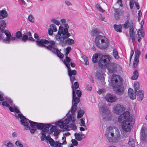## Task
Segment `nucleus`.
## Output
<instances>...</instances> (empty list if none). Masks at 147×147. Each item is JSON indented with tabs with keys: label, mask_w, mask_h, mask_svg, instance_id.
<instances>
[{
	"label": "nucleus",
	"mask_w": 147,
	"mask_h": 147,
	"mask_svg": "<svg viewBox=\"0 0 147 147\" xmlns=\"http://www.w3.org/2000/svg\"><path fill=\"white\" fill-rule=\"evenodd\" d=\"M111 57L109 55L98 54V53L94 54L92 59V61L93 63L97 62L98 61V65L101 68L106 67L109 63Z\"/></svg>",
	"instance_id": "1"
},
{
	"label": "nucleus",
	"mask_w": 147,
	"mask_h": 147,
	"mask_svg": "<svg viewBox=\"0 0 147 147\" xmlns=\"http://www.w3.org/2000/svg\"><path fill=\"white\" fill-rule=\"evenodd\" d=\"M63 27L60 26L58 33L56 36V40L61 43H64L65 40L69 37L71 35L68 32L69 26L67 24H64Z\"/></svg>",
	"instance_id": "2"
},
{
	"label": "nucleus",
	"mask_w": 147,
	"mask_h": 147,
	"mask_svg": "<svg viewBox=\"0 0 147 147\" xmlns=\"http://www.w3.org/2000/svg\"><path fill=\"white\" fill-rule=\"evenodd\" d=\"M122 79L117 75L113 74L112 76L111 84L113 88H117V92L119 95H121L124 92V89L122 86Z\"/></svg>",
	"instance_id": "3"
},
{
	"label": "nucleus",
	"mask_w": 147,
	"mask_h": 147,
	"mask_svg": "<svg viewBox=\"0 0 147 147\" xmlns=\"http://www.w3.org/2000/svg\"><path fill=\"white\" fill-rule=\"evenodd\" d=\"M113 129L111 127L107 128L105 133V136L108 140L111 142H116L119 139V132L118 129H117L116 135L114 136L113 132Z\"/></svg>",
	"instance_id": "4"
},
{
	"label": "nucleus",
	"mask_w": 147,
	"mask_h": 147,
	"mask_svg": "<svg viewBox=\"0 0 147 147\" xmlns=\"http://www.w3.org/2000/svg\"><path fill=\"white\" fill-rule=\"evenodd\" d=\"M36 45L38 47H44L49 50H51L55 42L53 40L48 41L45 39L42 38L35 41Z\"/></svg>",
	"instance_id": "5"
},
{
	"label": "nucleus",
	"mask_w": 147,
	"mask_h": 147,
	"mask_svg": "<svg viewBox=\"0 0 147 147\" xmlns=\"http://www.w3.org/2000/svg\"><path fill=\"white\" fill-rule=\"evenodd\" d=\"M46 128L47 129H45L41 131L42 136L40 137L41 140L42 141H44L46 140L47 142V143L49 142L51 146L53 147L55 144V142L52 138H51L50 135L51 133L49 132V134L46 136V134L49 131V128H48L47 127H46Z\"/></svg>",
	"instance_id": "6"
},
{
	"label": "nucleus",
	"mask_w": 147,
	"mask_h": 147,
	"mask_svg": "<svg viewBox=\"0 0 147 147\" xmlns=\"http://www.w3.org/2000/svg\"><path fill=\"white\" fill-rule=\"evenodd\" d=\"M80 101L79 98L76 97V93H74V91L73 90L72 92V106L70 110L66 114H68L70 111H71L72 114L74 113L76 111L77 108V104L79 103Z\"/></svg>",
	"instance_id": "7"
},
{
	"label": "nucleus",
	"mask_w": 147,
	"mask_h": 147,
	"mask_svg": "<svg viewBox=\"0 0 147 147\" xmlns=\"http://www.w3.org/2000/svg\"><path fill=\"white\" fill-rule=\"evenodd\" d=\"M118 121L119 123H121L124 121L132 122H134L132 117L130 115V113L128 111H126L119 116L118 118Z\"/></svg>",
	"instance_id": "8"
},
{
	"label": "nucleus",
	"mask_w": 147,
	"mask_h": 147,
	"mask_svg": "<svg viewBox=\"0 0 147 147\" xmlns=\"http://www.w3.org/2000/svg\"><path fill=\"white\" fill-rule=\"evenodd\" d=\"M17 119H18L19 117L21 119L20 123L24 127V129L26 130H30V127L29 125L28 122L30 123V121H31L26 118L22 113H19L18 115V116H15Z\"/></svg>",
	"instance_id": "9"
},
{
	"label": "nucleus",
	"mask_w": 147,
	"mask_h": 147,
	"mask_svg": "<svg viewBox=\"0 0 147 147\" xmlns=\"http://www.w3.org/2000/svg\"><path fill=\"white\" fill-rule=\"evenodd\" d=\"M17 119H18L19 117L21 119L20 123L24 127V129L26 130H30V127L29 125L28 122L30 123V121H31L26 118L22 113H19L18 115V116H15Z\"/></svg>",
	"instance_id": "10"
},
{
	"label": "nucleus",
	"mask_w": 147,
	"mask_h": 147,
	"mask_svg": "<svg viewBox=\"0 0 147 147\" xmlns=\"http://www.w3.org/2000/svg\"><path fill=\"white\" fill-rule=\"evenodd\" d=\"M132 122H129L128 121H123L122 123V127L123 130V136L125 137H127L128 136V132L131 131V126Z\"/></svg>",
	"instance_id": "11"
},
{
	"label": "nucleus",
	"mask_w": 147,
	"mask_h": 147,
	"mask_svg": "<svg viewBox=\"0 0 147 147\" xmlns=\"http://www.w3.org/2000/svg\"><path fill=\"white\" fill-rule=\"evenodd\" d=\"M140 142L142 143L147 142V129L143 126L140 131Z\"/></svg>",
	"instance_id": "12"
},
{
	"label": "nucleus",
	"mask_w": 147,
	"mask_h": 147,
	"mask_svg": "<svg viewBox=\"0 0 147 147\" xmlns=\"http://www.w3.org/2000/svg\"><path fill=\"white\" fill-rule=\"evenodd\" d=\"M125 110V108L123 105L118 104L114 106L113 112L114 113L119 115L122 113Z\"/></svg>",
	"instance_id": "13"
},
{
	"label": "nucleus",
	"mask_w": 147,
	"mask_h": 147,
	"mask_svg": "<svg viewBox=\"0 0 147 147\" xmlns=\"http://www.w3.org/2000/svg\"><path fill=\"white\" fill-rule=\"evenodd\" d=\"M102 41L97 47L101 49H104L107 48L109 46V42L108 39L105 37L103 40L102 39Z\"/></svg>",
	"instance_id": "14"
},
{
	"label": "nucleus",
	"mask_w": 147,
	"mask_h": 147,
	"mask_svg": "<svg viewBox=\"0 0 147 147\" xmlns=\"http://www.w3.org/2000/svg\"><path fill=\"white\" fill-rule=\"evenodd\" d=\"M50 51H51L53 53L56 54L57 56L60 59H63L64 57V55L62 53L60 52L58 49L57 48V46L55 45V42L53 46L51 48V50Z\"/></svg>",
	"instance_id": "15"
},
{
	"label": "nucleus",
	"mask_w": 147,
	"mask_h": 147,
	"mask_svg": "<svg viewBox=\"0 0 147 147\" xmlns=\"http://www.w3.org/2000/svg\"><path fill=\"white\" fill-rule=\"evenodd\" d=\"M52 125L51 124H44L42 123H37L36 127L39 129L42 130V131L46 127L49 128Z\"/></svg>",
	"instance_id": "16"
},
{
	"label": "nucleus",
	"mask_w": 147,
	"mask_h": 147,
	"mask_svg": "<svg viewBox=\"0 0 147 147\" xmlns=\"http://www.w3.org/2000/svg\"><path fill=\"white\" fill-rule=\"evenodd\" d=\"M100 112L101 113L103 116L109 115L110 113V111L108 109L106 106H102L99 107Z\"/></svg>",
	"instance_id": "17"
},
{
	"label": "nucleus",
	"mask_w": 147,
	"mask_h": 147,
	"mask_svg": "<svg viewBox=\"0 0 147 147\" xmlns=\"http://www.w3.org/2000/svg\"><path fill=\"white\" fill-rule=\"evenodd\" d=\"M105 99L107 101L110 102H114L117 99L115 96L111 94H107L105 96Z\"/></svg>",
	"instance_id": "18"
},
{
	"label": "nucleus",
	"mask_w": 147,
	"mask_h": 147,
	"mask_svg": "<svg viewBox=\"0 0 147 147\" xmlns=\"http://www.w3.org/2000/svg\"><path fill=\"white\" fill-rule=\"evenodd\" d=\"M137 96V100L139 101L142 100L144 98V92L142 90H139L135 92Z\"/></svg>",
	"instance_id": "19"
},
{
	"label": "nucleus",
	"mask_w": 147,
	"mask_h": 147,
	"mask_svg": "<svg viewBox=\"0 0 147 147\" xmlns=\"http://www.w3.org/2000/svg\"><path fill=\"white\" fill-rule=\"evenodd\" d=\"M132 24L131 27L129 28V33L131 38V39L133 42L135 40V34L134 31V28L133 26V23H131Z\"/></svg>",
	"instance_id": "20"
},
{
	"label": "nucleus",
	"mask_w": 147,
	"mask_h": 147,
	"mask_svg": "<svg viewBox=\"0 0 147 147\" xmlns=\"http://www.w3.org/2000/svg\"><path fill=\"white\" fill-rule=\"evenodd\" d=\"M55 124L59 126L61 128L63 129H64L67 130L69 125H64L63 121L62 120L55 122Z\"/></svg>",
	"instance_id": "21"
},
{
	"label": "nucleus",
	"mask_w": 147,
	"mask_h": 147,
	"mask_svg": "<svg viewBox=\"0 0 147 147\" xmlns=\"http://www.w3.org/2000/svg\"><path fill=\"white\" fill-rule=\"evenodd\" d=\"M105 36L101 35H98L96 36L95 38V43L97 47L99 45L100 41H102V39L103 40Z\"/></svg>",
	"instance_id": "22"
},
{
	"label": "nucleus",
	"mask_w": 147,
	"mask_h": 147,
	"mask_svg": "<svg viewBox=\"0 0 147 147\" xmlns=\"http://www.w3.org/2000/svg\"><path fill=\"white\" fill-rule=\"evenodd\" d=\"M116 68L115 65L114 63H111L109 65L108 70L110 73H114L115 72Z\"/></svg>",
	"instance_id": "23"
},
{
	"label": "nucleus",
	"mask_w": 147,
	"mask_h": 147,
	"mask_svg": "<svg viewBox=\"0 0 147 147\" xmlns=\"http://www.w3.org/2000/svg\"><path fill=\"white\" fill-rule=\"evenodd\" d=\"M72 114L69 115V116H68L67 118L63 121L64 125H67V124H68L69 122L72 121ZM75 121V119L74 118H73L72 120V122H73Z\"/></svg>",
	"instance_id": "24"
},
{
	"label": "nucleus",
	"mask_w": 147,
	"mask_h": 147,
	"mask_svg": "<svg viewBox=\"0 0 147 147\" xmlns=\"http://www.w3.org/2000/svg\"><path fill=\"white\" fill-rule=\"evenodd\" d=\"M133 90L131 88H129L128 90V95L130 98L131 100H134L136 98V96L133 93Z\"/></svg>",
	"instance_id": "25"
},
{
	"label": "nucleus",
	"mask_w": 147,
	"mask_h": 147,
	"mask_svg": "<svg viewBox=\"0 0 147 147\" xmlns=\"http://www.w3.org/2000/svg\"><path fill=\"white\" fill-rule=\"evenodd\" d=\"M8 16L7 12L4 9L0 11V20L3 19Z\"/></svg>",
	"instance_id": "26"
},
{
	"label": "nucleus",
	"mask_w": 147,
	"mask_h": 147,
	"mask_svg": "<svg viewBox=\"0 0 147 147\" xmlns=\"http://www.w3.org/2000/svg\"><path fill=\"white\" fill-rule=\"evenodd\" d=\"M13 144L9 141H4L3 142V147H13Z\"/></svg>",
	"instance_id": "27"
},
{
	"label": "nucleus",
	"mask_w": 147,
	"mask_h": 147,
	"mask_svg": "<svg viewBox=\"0 0 147 147\" xmlns=\"http://www.w3.org/2000/svg\"><path fill=\"white\" fill-rule=\"evenodd\" d=\"M68 69V75L69 77L71 76L72 75H76L77 73V72L75 70H71L70 69V66L67 67Z\"/></svg>",
	"instance_id": "28"
},
{
	"label": "nucleus",
	"mask_w": 147,
	"mask_h": 147,
	"mask_svg": "<svg viewBox=\"0 0 147 147\" xmlns=\"http://www.w3.org/2000/svg\"><path fill=\"white\" fill-rule=\"evenodd\" d=\"M2 105L4 107H6L9 108L10 111L12 112L14 111V108L10 106V105L7 103L6 101H3L2 102Z\"/></svg>",
	"instance_id": "29"
},
{
	"label": "nucleus",
	"mask_w": 147,
	"mask_h": 147,
	"mask_svg": "<svg viewBox=\"0 0 147 147\" xmlns=\"http://www.w3.org/2000/svg\"><path fill=\"white\" fill-rule=\"evenodd\" d=\"M96 79L98 80H103V74L100 71H97L96 74Z\"/></svg>",
	"instance_id": "30"
},
{
	"label": "nucleus",
	"mask_w": 147,
	"mask_h": 147,
	"mask_svg": "<svg viewBox=\"0 0 147 147\" xmlns=\"http://www.w3.org/2000/svg\"><path fill=\"white\" fill-rule=\"evenodd\" d=\"M120 11L121 9H119L114 8V16L116 19L117 20L119 18Z\"/></svg>",
	"instance_id": "31"
},
{
	"label": "nucleus",
	"mask_w": 147,
	"mask_h": 147,
	"mask_svg": "<svg viewBox=\"0 0 147 147\" xmlns=\"http://www.w3.org/2000/svg\"><path fill=\"white\" fill-rule=\"evenodd\" d=\"M71 61V59L69 57H65V59L63 61V63L67 67H68V66L69 67L70 66V64L69 63Z\"/></svg>",
	"instance_id": "32"
},
{
	"label": "nucleus",
	"mask_w": 147,
	"mask_h": 147,
	"mask_svg": "<svg viewBox=\"0 0 147 147\" xmlns=\"http://www.w3.org/2000/svg\"><path fill=\"white\" fill-rule=\"evenodd\" d=\"M114 27L116 31L119 32H122V26L121 24L117 25L115 24L114 25Z\"/></svg>",
	"instance_id": "33"
},
{
	"label": "nucleus",
	"mask_w": 147,
	"mask_h": 147,
	"mask_svg": "<svg viewBox=\"0 0 147 147\" xmlns=\"http://www.w3.org/2000/svg\"><path fill=\"white\" fill-rule=\"evenodd\" d=\"M113 55L114 58L116 59H118L119 58V56L118 54V52L116 49H114L113 51Z\"/></svg>",
	"instance_id": "34"
},
{
	"label": "nucleus",
	"mask_w": 147,
	"mask_h": 147,
	"mask_svg": "<svg viewBox=\"0 0 147 147\" xmlns=\"http://www.w3.org/2000/svg\"><path fill=\"white\" fill-rule=\"evenodd\" d=\"M138 72L137 70H135L133 72V75L131 77V79L132 80H137L138 77Z\"/></svg>",
	"instance_id": "35"
},
{
	"label": "nucleus",
	"mask_w": 147,
	"mask_h": 147,
	"mask_svg": "<svg viewBox=\"0 0 147 147\" xmlns=\"http://www.w3.org/2000/svg\"><path fill=\"white\" fill-rule=\"evenodd\" d=\"M134 86L135 92H136L137 91L140 90V86L139 85V84L138 82H134Z\"/></svg>",
	"instance_id": "36"
},
{
	"label": "nucleus",
	"mask_w": 147,
	"mask_h": 147,
	"mask_svg": "<svg viewBox=\"0 0 147 147\" xmlns=\"http://www.w3.org/2000/svg\"><path fill=\"white\" fill-rule=\"evenodd\" d=\"M74 136H75V139L77 140L80 141L82 140V138H85V136H84L83 137L81 136L80 134L79 133H75L74 134Z\"/></svg>",
	"instance_id": "37"
},
{
	"label": "nucleus",
	"mask_w": 147,
	"mask_h": 147,
	"mask_svg": "<svg viewBox=\"0 0 147 147\" xmlns=\"http://www.w3.org/2000/svg\"><path fill=\"white\" fill-rule=\"evenodd\" d=\"M74 85L75 87L74 88L73 84H72L71 88H72V92H73V90H74V93H76L75 92L76 90V89L79 87V84L77 82H76L74 83Z\"/></svg>",
	"instance_id": "38"
},
{
	"label": "nucleus",
	"mask_w": 147,
	"mask_h": 147,
	"mask_svg": "<svg viewBox=\"0 0 147 147\" xmlns=\"http://www.w3.org/2000/svg\"><path fill=\"white\" fill-rule=\"evenodd\" d=\"M128 144L130 147H134L135 146L134 140L132 138H130L128 141Z\"/></svg>",
	"instance_id": "39"
},
{
	"label": "nucleus",
	"mask_w": 147,
	"mask_h": 147,
	"mask_svg": "<svg viewBox=\"0 0 147 147\" xmlns=\"http://www.w3.org/2000/svg\"><path fill=\"white\" fill-rule=\"evenodd\" d=\"M67 39L65 40V42L68 45H71L73 44L74 43V40L70 38H67Z\"/></svg>",
	"instance_id": "40"
},
{
	"label": "nucleus",
	"mask_w": 147,
	"mask_h": 147,
	"mask_svg": "<svg viewBox=\"0 0 147 147\" xmlns=\"http://www.w3.org/2000/svg\"><path fill=\"white\" fill-rule=\"evenodd\" d=\"M140 54L141 51L140 50L139 48H138L135 51L134 58L139 59V56L140 55Z\"/></svg>",
	"instance_id": "41"
},
{
	"label": "nucleus",
	"mask_w": 147,
	"mask_h": 147,
	"mask_svg": "<svg viewBox=\"0 0 147 147\" xmlns=\"http://www.w3.org/2000/svg\"><path fill=\"white\" fill-rule=\"evenodd\" d=\"M139 59L134 58L133 64V67L134 68H136L137 65L138 63L139 62Z\"/></svg>",
	"instance_id": "42"
},
{
	"label": "nucleus",
	"mask_w": 147,
	"mask_h": 147,
	"mask_svg": "<svg viewBox=\"0 0 147 147\" xmlns=\"http://www.w3.org/2000/svg\"><path fill=\"white\" fill-rule=\"evenodd\" d=\"M84 113V111L83 110H79L78 113L77 118H80L83 116Z\"/></svg>",
	"instance_id": "43"
},
{
	"label": "nucleus",
	"mask_w": 147,
	"mask_h": 147,
	"mask_svg": "<svg viewBox=\"0 0 147 147\" xmlns=\"http://www.w3.org/2000/svg\"><path fill=\"white\" fill-rule=\"evenodd\" d=\"M92 35L93 36L98 35L99 33L98 29H94L92 30Z\"/></svg>",
	"instance_id": "44"
},
{
	"label": "nucleus",
	"mask_w": 147,
	"mask_h": 147,
	"mask_svg": "<svg viewBox=\"0 0 147 147\" xmlns=\"http://www.w3.org/2000/svg\"><path fill=\"white\" fill-rule=\"evenodd\" d=\"M22 34L20 31L17 32L15 34L16 38L18 39H21L22 36Z\"/></svg>",
	"instance_id": "45"
},
{
	"label": "nucleus",
	"mask_w": 147,
	"mask_h": 147,
	"mask_svg": "<svg viewBox=\"0 0 147 147\" xmlns=\"http://www.w3.org/2000/svg\"><path fill=\"white\" fill-rule=\"evenodd\" d=\"M130 22L128 20H127L125 23L122 25L123 26V28L125 29L128 28L129 26Z\"/></svg>",
	"instance_id": "46"
},
{
	"label": "nucleus",
	"mask_w": 147,
	"mask_h": 147,
	"mask_svg": "<svg viewBox=\"0 0 147 147\" xmlns=\"http://www.w3.org/2000/svg\"><path fill=\"white\" fill-rule=\"evenodd\" d=\"M28 39V36L27 35L23 34L22 35V36L21 38V40L22 41L25 42Z\"/></svg>",
	"instance_id": "47"
},
{
	"label": "nucleus",
	"mask_w": 147,
	"mask_h": 147,
	"mask_svg": "<svg viewBox=\"0 0 147 147\" xmlns=\"http://www.w3.org/2000/svg\"><path fill=\"white\" fill-rule=\"evenodd\" d=\"M95 7L96 8L98 9V10L100 12L103 13L105 11V10L100 6V5L98 4H97Z\"/></svg>",
	"instance_id": "48"
},
{
	"label": "nucleus",
	"mask_w": 147,
	"mask_h": 147,
	"mask_svg": "<svg viewBox=\"0 0 147 147\" xmlns=\"http://www.w3.org/2000/svg\"><path fill=\"white\" fill-rule=\"evenodd\" d=\"M30 126L32 128H36L35 127H36L37 123L32 121H30Z\"/></svg>",
	"instance_id": "49"
},
{
	"label": "nucleus",
	"mask_w": 147,
	"mask_h": 147,
	"mask_svg": "<svg viewBox=\"0 0 147 147\" xmlns=\"http://www.w3.org/2000/svg\"><path fill=\"white\" fill-rule=\"evenodd\" d=\"M10 36L6 37L3 40V41L5 42V43H9L11 40Z\"/></svg>",
	"instance_id": "50"
},
{
	"label": "nucleus",
	"mask_w": 147,
	"mask_h": 147,
	"mask_svg": "<svg viewBox=\"0 0 147 147\" xmlns=\"http://www.w3.org/2000/svg\"><path fill=\"white\" fill-rule=\"evenodd\" d=\"M50 27L53 29V30L54 32H56L57 31V29L56 28V26L54 24H52L50 25Z\"/></svg>",
	"instance_id": "51"
},
{
	"label": "nucleus",
	"mask_w": 147,
	"mask_h": 147,
	"mask_svg": "<svg viewBox=\"0 0 147 147\" xmlns=\"http://www.w3.org/2000/svg\"><path fill=\"white\" fill-rule=\"evenodd\" d=\"M51 126L52 127L50 129V131L51 132H54L57 129V127L56 126H53L52 125Z\"/></svg>",
	"instance_id": "52"
},
{
	"label": "nucleus",
	"mask_w": 147,
	"mask_h": 147,
	"mask_svg": "<svg viewBox=\"0 0 147 147\" xmlns=\"http://www.w3.org/2000/svg\"><path fill=\"white\" fill-rule=\"evenodd\" d=\"M84 60L83 63L86 65H88L89 64V62L88 60V57H84L83 59Z\"/></svg>",
	"instance_id": "53"
},
{
	"label": "nucleus",
	"mask_w": 147,
	"mask_h": 147,
	"mask_svg": "<svg viewBox=\"0 0 147 147\" xmlns=\"http://www.w3.org/2000/svg\"><path fill=\"white\" fill-rule=\"evenodd\" d=\"M55 147H63L61 143H59V141H55L54 145Z\"/></svg>",
	"instance_id": "54"
},
{
	"label": "nucleus",
	"mask_w": 147,
	"mask_h": 147,
	"mask_svg": "<svg viewBox=\"0 0 147 147\" xmlns=\"http://www.w3.org/2000/svg\"><path fill=\"white\" fill-rule=\"evenodd\" d=\"M51 21L57 25H59L60 24L59 21L55 19H52Z\"/></svg>",
	"instance_id": "55"
},
{
	"label": "nucleus",
	"mask_w": 147,
	"mask_h": 147,
	"mask_svg": "<svg viewBox=\"0 0 147 147\" xmlns=\"http://www.w3.org/2000/svg\"><path fill=\"white\" fill-rule=\"evenodd\" d=\"M71 142L74 146H76L78 145V141L75 139H72Z\"/></svg>",
	"instance_id": "56"
},
{
	"label": "nucleus",
	"mask_w": 147,
	"mask_h": 147,
	"mask_svg": "<svg viewBox=\"0 0 147 147\" xmlns=\"http://www.w3.org/2000/svg\"><path fill=\"white\" fill-rule=\"evenodd\" d=\"M61 130L59 129H57L55 131H54V135L55 136H57L59 133L61 131Z\"/></svg>",
	"instance_id": "57"
},
{
	"label": "nucleus",
	"mask_w": 147,
	"mask_h": 147,
	"mask_svg": "<svg viewBox=\"0 0 147 147\" xmlns=\"http://www.w3.org/2000/svg\"><path fill=\"white\" fill-rule=\"evenodd\" d=\"M4 33L7 37L10 36V37H11V33L7 30H5Z\"/></svg>",
	"instance_id": "58"
},
{
	"label": "nucleus",
	"mask_w": 147,
	"mask_h": 147,
	"mask_svg": "<svg viewBox=\"0 0 147 147\" xmlns=\"http://www.w3.org/2000/svg\"><path fill=\"white\" fill-rule=\"evenodd\" d=\"M6 99L7 100V102L9 103L11 106H13V105H12V103L13 102V101L11 100V99L9 98H6ZM7 103V102H6Z\"/></svg>",
	"instance_id": "59"
},
{
	"label": "nucleus",
	"mask_w": 147,
	"mask_h": 147,
	"mask_svg": "<svg viewBox=\"0 0 147 147\" xmlns=\"http://www.w3.org/2000/svg\"><path fill=\"white\" fill-rule=\"evenodd\" d=\"M4 94L1 91H0V101H2L4 100Z\"/></svg>",
	"instance_id": "60"
},
{
	"label": "nucleus",
	"mask_w": 147,
	"mask_h": 147,
	"mask_svg": "<svg viewBox=\"0 0 147 147\" xmlns=\"http://www.w3.org/2000/svg\"><path fill=\"white\" fill-rule=\"evenodd\" d=\"M16 145L18 146H19L20 147H23V145L21 144L20 142L18 140H17L15 143Z\"/></svg>",
	"instance_id": "61"
},
{
	"label": "nucleus",
	"mask_w": 147,
	"mask_h": 147,
	"mask_svg": "<svg viewBox=\"0 0 147 147\" xmlns=\"http://www.w3.org/2000/svg\"><path fill=\"white\" fill-rule=\"evenodd\" d=\"M76 94L77 95V96L78 97H80L82 95V92L79 90H77L76 91Z\"/></svg>",
	"instance_id": "62"
},
{
	"label": "nucleus",
	"mask_w": 147,
	"mask_h": 147,
	"mask_svg": "<svg viewBox=\"0 0 147 147\" xmlns=\"http://www.w3.org/2000/svg\"><path fill=\"white\" fill-rule=\"evenodd\" d=\"M134 2H133V0L130 1H129V5L131 9H132L133 8L134 5Z\"/></svg>",
	"instance_id": "63"
},
{
	"label": "nucleus",
	"mask_w": 147,
	"mask_h": 147,
	"mask_svg": "<svg viewBox=\"0 0 147 147\" xmlns=\"http://www.w3.org/2000/svg\"><path fill=\"white\" fill-rule=\"evenodd\" d=\"M53 30L51 28H50L48 29V33L49 35H52L53 34Z\"/></svg>",
	"instance_id": "64"
}]
</instances>
